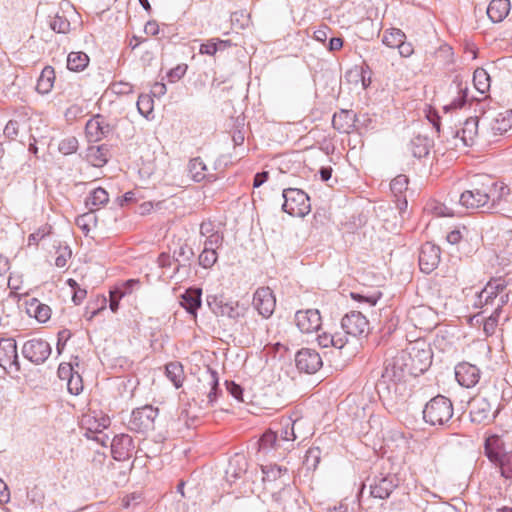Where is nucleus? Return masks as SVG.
Instances as JSON below:
<instances>
[{
	"label": "nucleus",
	"instance_id": "46",
	"mask_svg": "<svg viewBox=\"0 0 512 512\" xmlns=\"http://www.w3.org/2000/svg\"><path fill=\"white\" fill-rule=\"evenodd\" d=\"M153 103L154 101L150 95L141 94L137 101L139 113L145 118H149V115L153 112Z\"/></svg>",
	"mask_w": 512,
	"mask_h": 512
},
{
	"label": "nucleus",
	"instance_id": "49",
	"mask_svg": "<svg viewBox=\"0 0 512 512\" xmlns=\"http://www.w3.org/2000/svg\"><path fill=\"white\" fill-rule=\"evenodd\" d=\"M59 152L63 155H70L77 151L78 149V140L74 136L67 137L63 139L58 146Z\"/></svg>",
	"mask_w": 512,
	"mask_h": 512
},
{
	"label": "nucleus",
	"instance_id": "42",
	"mask_svg": "<svg viewBox=\"0 0 512 512\" xmlns=\"http://www.w3.org/2000/svg\"><path fill=\"white\" fill-rule=\"evenodd\" d=\"M263 472V481L264 482H272L277 478H280L282 475L287 474L288 470L286 467H281L277 465L270 466H262Z\"/></svg>",
	"mask_w": 512,
	"mask_h": 512
},
{
	"label": "nucleus",
	"instance_id": "29",
	"mask_svg": "<svg viewBox=\"0 0 512 512\" xmlns=\"http://www.w3.org/2000/svg\"><path fill=\"white\" fill-rule=\"evenodd\" d=\"M203 380L207 383L209 386V391L207 392V405H213V403L217 399L218 391H219V378L216 371L207 368L205 372L202 374Z\"/></svg>",
	"mask_w": 512,
	"mask_h": 512
},
{
	"label": "nucleus",
	"instance_id": "35",
	"mask_svg": "<svg viewBox=\"0 0 512 512\" xmlns=\"http://www.w3.org/2000/svg\"><path fill=\"white\" fill-rule=\"evenodd\" d=\"M108 151L109 149L107 145L90 147L88 150V158L94 166L102 167L108 161Z\"/></svg>",
	"mask_w": 512,
	"mask_h": 512
},
{
	"label": "nucleus",
	"instance_id": "1",
	"mask_svg": "<svg viewBox=\"0 0 512 512\" xmlns=\"http://www.w3.org/2000/svg\"><path fill=\"white\" fill-rule=\"evenodd\" d=\"M406 374H409L407 353L403 351L397 352L395 356L385 360L381 378L376 383L378 393L381 394L385 390L389 391L391 384L395 385L403 380Z\"/></svg>",
	"mask_w": 512,
	"mask_h": 512
},
{
	"label": "nucleus",
	"instance_id": "30",
	"mask_svg": "<svg viewBox=\"0 0 512 512\" xmlns=\"http://www.w3.org/2000/svg\"><path fill=\"white\" fill-rule=\"evenodd\" d=\"M194 257V251L187 244H182L178 249L173 252V259L177 264L175 268V273L180 270V268H187L190 265L191 260Z\"/></svg>",
	"mask_w": 512,
	"mask_h": 512
},
{
	"label": "nucleus",
	"instance_id": "39",
	"mask_svg": "<svg viewBox=\"0 0 512 512\" xmlns=\"http://www.w3.org/2000/svg\"><path fill=\"white\" fill-rule=\"evenodd\" d=\"M406 36L400 29L392 28L390 31H386L383 35L382 42L391 48H397L401 42H404Z\"/></svg>",
	"mask_w": 512,
	"mask_h": 512
},
{
	"label": "nucleus",
	"instance_id": "18",
	"mask_svg": "<svg viewBox=\"0 0 512 512\" xmlns=\"http://www.w3.org/2000/svg\"><path fill=\"white\" fill-rule=\"evenodd\" d=\"M455 377L461 386L471 388L478 383L480 379V370L470 363H459L455 367Z\"/></svg>",
	"mask_w": 512,
	"mask_h": 512
},
{
	"label": "nucleus",
	"instance_id": "26",
	"mask_svg": "<svg viewBox=\"0 0 512 512\" xmlns=\"http://www.w3.org/2000/svg\"><path fill=\"white\" fill-rule=\"evenodd\" d=\"M510 11L509 0H492L487 8V15L492 22L503 21Z\"/></svg>",
	"mask_w": 512,
	"mask_h": 512
},
{
	"label": "nucleus",
	"instance_id": "51",
	"mask_svg": "<svg viewBox=\"0 0 512 512\" xmlns=\"http://www.w3.org/2000/svg\"><path fill=\"white\" fill-rule=\"evenodd\" d=\"M458 97L454 99L449 105L445 106V109H456L461 108L466 102L467 98V87H463L461 83L457 84Z\"/></svg>",
	"mask_w": 512,
	"mask_h": 512
},
{
	"label": "nucleus",
	"instance_id": "28",
	"mask_svg": "<svg viewBox=\"0 0 512 512\" xmlns=\"http://www.w3.org/2000/svg\"><path fill=\"white\" fill-rule=\"evenodd\" d=\"M295 493L294 488L291 486H285L278 492L272 494V501L276 511H285L291 506L293 495Z\"/></svg>",
	"mask_w": 512,
	"mask_h": 512
},
{
	"label": "nucleus",
	"instance_id": "3",
	"mask_svg": "<svg viewBox=\"0 0 512 512\" xmlns=\"http://www.w3.org/2000/svg\"><path fill=\"white\" fill-rule=\"evenodd\" d=\"M453 416V405L450 399L437 395L426 403L423 409V419L432 426H443Z\"/></svg>",
	"mask_w": 512,
	"mask_h": 512
},
{
	"label": "nucleus",
	"instance_id": "31",
	"mask_svg": "<svg viewBox=\"0 0 512 512\" xmlns=\"http://www.w3.org/2000/svg\"><path fill=\"white\" fill-rule=\"evenodd\" d=\"M54 80H55V71H54L53 67L46 66L42 70V72L37 80L36 90L41 94L49 93L53 87Z\"/></svg>",
	"mask_w": 512,
	"mask_h": 512
},
{
	"label": "nucleus",
	"instance_id": "15",
	"mask_svg": "<svg viewBox=\"0 0 512 512\" xmlns=\"http://www.w3.org/2000/svg\"><path fill=\"white\" fill-rule=\"evenodd\" d=\"M0 367L5 370L9 367L15 368V371L20 370L18 361L16 341L12 338H2L0 340Z\"/></svg>",
	"mask_w": 512,
	"mask_h": 512
},
{
	"label": "nucleus",
	"instance_id": "14",
	"mask_svg": "<svg viewBox=\"0 0 512 512\" xmlns=\"http://www.w3.org/2000/svg\"><path fill=\"white\" fill-rule=\"evenodd\" d=\"M409 363V375L417 376L424 373L432 362V354L429 349H416L407 354Z\"/></svg>",
	"mask_w": 512,
	"mask_h": 512
},
{
	"label": "nucleus",
	"instance_id": "11",
	"mask_svg": "<svg viewBox=\"0 0 512 512\" xmlns=\"http://www.w3.org/2000/svg\"><path fill=\"white\" fill-rule=\"evenodd\" d=\"M295 363L300 372L307 374L316 373L323 365L319 353L310 348L299 350L295 356Z\"/></svg>",
	"mask_w": 512,
	"mask_h": 512
},
{
	"label": "nucleus",
	"instance_id": "45",
	"mask_svg": "<svg viewBox=\"0 0 512 512\" xmlns=\"http://www.w3.org/2000/svg\"><path fill=\"white\" fill-rule=\"evenodd\" d=\"M50 28L57 33H67L70 30V22L64 17L56 13L51 17L49 22Z\"/></svg>",
	"mask_w": 512,
	"mask_h": 512
},
{
	"label": "nucleus",
	"instance_id": "27",
	"mask_svg": "<svg viewBox=\"0 0 512 512\" xmlns=\"http://www.w3.org/2000/svg\"><path fill=\"white\" fill-rule=\"evenodd\" d=\"M485 454L491 462H496L499 457L506 454L504 452V442L498 435H490L486 438L484 444Z\"/></svg>",
	"mask_w": 512,
	"mask_h": 512
},
{
	"label": "nucleus",
	"instance_id": "4",
	"mask_svg": "<svg viewBox=\"0 0 512 512\" xmlns=\"http://www.w3.org/2000/svg\"><path fill=\"white\" fill-rule=\"evenodd\" d=\"M284 203L282 210L293 217H304L311 210L308 195L297 188L283 190Z\"/></svg>",
	"mask_w": 512,
	"mask_h": 512
},
{
	"label": "nucleus",
	"instance_id": "20",
	"mask_svg": "<svg viewBox=\"0 0 512 512\" xmlns=\"http://www.w3.org/2000/svg\"><path fill=\"white\" fill-rule=\"evenodd\" d=\"M478 117L467 118L462 127L457 129L454 138L459 139L464 146H472L478 136Z\"/></svg>",
	"mask_w": 512,
	"mask_h": 512
},
{
	"label": "nucleus",
	"instance_id": "8",
	"mask_svg": "<svg viewBox=\"0 0 512 512\" xmlns=\"http://www.w3.org/2000/svg\"><path fill=\"white\" fill-rule=\"evenodd\" d=\"M482 180H485V186H488L487 198V212H498L502 210L504 202H507V197L510 193V189L507 185L501 182H497L488 176H481Z\"/></svg>",
	"mask_w": 512,
	"mask_h": 512
},
{
	"label": "nucleus",
	"instance_id": "19",
	"mask_svg": "<svg viewBox=\"0 0 512 512\" xmlns=\"http://www.w3.org/2000/svg\"><path fill=\"white\" fill-rule=\"evenodd\" d=\"M471 421L485 424L494 419L490 403L485 398H476L470 403Z\"/></svg>",
	"mask_w": 512,
	"mask_h": 512
},
{
	"label": "nucleus",
	"instance_id": "23",
	"mask_svg": "<svg viewBox=\"0 0 512 512\" xmlns=\"http://www.w3.org/2000/svg\"><path fill=\"white\" fill-rule=\"evenodd\" d=\"M358 122H360V117L348 110L335 113L332 119L333 127L340 133H349L352 128L357 126Z\"/></svg>",
	"mask_w": 512,
	"mask_h": 512
},
{
	"label": "nucleus",
	"instance_id": "2",
	"mask_svg": "<svg viewBox=\"0 0 512 512\" xmlns=\"http://www.w3.org/2000/svg\"><path fill=\"white\" fill-rule=\"evenodd\" d=\"M505 290L506 285L501 279L488 282L486 286L477 294L474 306L480 308L486 307V309L482 312L485 313L488 310V306L490 305L493 307V310L496 311V314H500L502 307L509 300L508 293H506Z\"/></svg>",
	"mask_w": 512,
	"mask_h": 512
},
{
	"label": "nucleus",
	"instance_id": "47",
	"mask_svg": "<svg viewBox=\"0 0 512 512\" xmlns=\"http://www.w3.org/2000/svg\"><path fill=\"white\" fill-rule=\"evenodd\" d=\"M409 180L407 176L400 174L396 176L390 183L392 193L397 197L407 190Z\"/></svg>",
	"mask_w": 512,
	"mask_h": 512
},
{
	"label": "nucleus",
	"instance_id": "60",
	"mask_svg": "<svg viewBox=\"0 0 512 512\" xmlns=\"http://www.w3.org/2000/svg\"><path fill=\"white\" fill-rule=\"evenodd\" d=\"M49 233V229L44 227L39 229L38 231L32 233L28 237V245H37L40 240H42Z\"/></svg>",
	"mask_w": 512,
	"mask_h": 512
},
{
	"label": "nucleus",
	"instance_id": "38",
	"mask_svg": "<svg viewBox=\"0 0 512 512\" xmlns=\"http://www.w3.org/2000/svg\"><path fill=\"white\" fill-rule=\"evenodd\" d=\"M473 82L475 88L481 93L484 94L489 90L490 87V77L489 74L482 68H478L474 71L473 74Z\"/></svg>",
	"mask_w": 512,
	"mask_h": 512
},
{
	"label": "nucleus",
	"instance_id": "17",
	"mask_svg": "<svg viewBox=\"0 0 512 512\" xmlns=\"http://www.w3.org/2000/svg\"><path fill=\"white\" fill-rule=\"evenodd\" d=\"M396 487L394 475L376 476L370 483V495L374 498L386 499Z\"/></svg>",
	"mask_w": 512,
	"mask_h": 512
},
{
	"label": "nucleus",
	"instance_id": "50",
	"mask_svg": "<svg viewBox=\"0 0 512 512\" xmlns=\"http://www.w3.org/2000/svg\"><path fill=\"white\" fill-rule=\"evenodd\" d=\"M67 389L72 395H79L83 390L82 378L78 372H73L67 380Z\"/></svg>",
	"mask_w": 512,
	"mask_h": 512
},
{
	"label": "nucleus",
	"instance_id": "48",
	"mask_svg": "<svg viewBox=\"0 0 512 512\" xmlns=\"http://www.w3.org/2000/svg\"><path fill=\"white\" fill-rule=\"evenodd\" d=\"M218 259V254L215 250L205 249L199 255V264L203 268H211Z\"/></svg>",
	"mask_w": 512,
	"mask_h": 512
},
{
	"label": "nucleus",
	"instance_id": "63",
	"mask_svg": "<svg viewBox=\"0 0 512 512\" xmlns=\"http://www.w3.org/2000/svg\"><path fill=\"white\" fill-rule=\"evenodd\" d=\"M432 211L436 216H439V217L454 215V212L451 208L447 207L444 204H440V203L434 205V207L432 208Z\"/></svg>",
	"mask_w": 512,
	"mask_h": 512
},
{
	"label": "nucleus",
	"instance_id": "59",
	"mask_svg": "<svg viewBox=\"0 0 512 512\" xmlns=\"http://www.w3.org/2000/svg\"><path fill=\"white\" fill-rule=\"evenodd\" d=\"M72 334L68 329H63L58 333L57 351L61 354L66 342L71 338Z\"/></svg>",
	"mask_w": 512,
	"mask_h": 512
},
{
	"label": "nucleus",
	"instance_id": "55",
	"mask_svg": "<svg viewBox=\"0 0 512 512\" xmlns=\"http://www.w3.org/2000/svg\"><path fill=\"white\" fill-rule=\"evenodd\" d=\"M57 257L55 259V265L59 268H63L66 266L67 261L70 259L72 252L68 246L63 248H59L57 250Z\"/></svg>",
	"mask_w": 512,
	"mask_h": 512
},
{
	"label": "nucleus",
	"instance_id": "44",
	"mask_svg": "<svg viewBox=\"0 0 512 512\" xmlns=\"http://www.w3.org/2000/svg\"><path fill=\"white\" fill-rule=\"evenodd\" d=\"M183 369L179 363H169L166 365V375L178 388L182 384Z\"/></svg>",
	"mask_w": 512,
	"mask_h": 512
},
{
	"label": "nucleus",
	"instance_id": "37",
	"mask_svg": "<svg viewBox=\"0 0 512 512\" xmlns=\"http://www.w3.org/2000/svg\"><path fill=\"white\" fill-rule=\"evenodd\" d=\"M206 165L200 157L193 158L188 164V171L195 182H200L205 178Z\"/></svg>",
	"mask_w": 512,
	"mask_h": 512
},
{
	"label": "nucleus",
	"instance_id": "56",
	"mask_svg": "<svg viewBox=\"0 0 512 512\" xmlns=\"http://www.w3.org/2000/svg\"><path fill=\"white\" fill-rule=\"evenodd\" d=\"M186 70H187V65H185V64L178 65L168 72V78L170 79L171 82L178 81L185 75Z\"/></svg>",
	"mask_w": 512,
	"mask_h": 512
},
{
	"label": "nucleus",
	"instance_id": "57",
	"mask_svg": "<svg viewBox=\"0 0 512 512\" xmlns=\"http://www.w3.org/2000/svg\"><path fill=\"white\" fill-rule=\"evenodd\" d=\"M19 123L16 120H10L5 128L4 135L9 139H14L18 135Z\"/></svg>",
	"mask_w": 512,
	"mask_h": 512
},
{
	"label": "nucleus",
	"instance_id": "7",
	"mask_svg": "<svg viewBox=\"0 0 512 512\" xmlns=\"http://www.w3.org/2000/svg\"><path fill=\"white\" fill-rule=\"evenodd\" d=\"M158 416V408L145 405L132 411L128 423L129 429L138 433H146L154 430L155 419Z\"/></svg>",
	"mask_w": 512,
	"mask_h": 512
},
{
	"label": "nucleus",
	"instance_id": "21",
	"mask_svg": "<svg viewBox=\"0 0 512 512\" xmlns=\"http://www.w3.org/2000/svg\"><path fill=\"white\" fill-rule=\"evenodd\" d=\"M133 448V440L127 434L117 435L112 440L111 452L113 454L114 459L118 461L127 459Z\"/></svg>",
	"mask_w": 512,
	"mask_h": 512
},
{
	"label": "nucleus",
	"instance_id": "61",
	"mask_svg": "<svg viewBox=\"0 0 512 512\" xmlns=\"http://www.w3.org/2000/svg\"><path fill=\"white\" fill-rule=\"evenodd\" d=\"M199 51L201 54L212 56L218 51V44L212 39L207 43L201 44Z\"/></svg>",
	"mask_w": 512,
	"mask_h": 512
},
{
	"label": "nucleus",
	"instance_id": "6",
	"mask_svg": "<svg viewBox=\"0 0 512 512\" xmlns=\"http://www.w3.org/2000/svg\"><path fill=\"white\" fill-rule=\"evenodd\" d=\"M488 186H485V180L481 176H477L472 184L471 189L461 193L459 202L467 209H482L487 212V196Z\"/></svg>",
	"mask_w": 512,
	"mask_h": 512
},
{
	"label": "nucleus",
	"instance_id": "34",
	"mask_svg": "<svg viewBox=\"0 0 512 512\" xmlns=\"http://www.w3.org/2000/svg\"><path fill=\"white\" fill-rule=\"evenodd\" d=\"M430 147L431 141L425 136H416L410 143V150L416 158H422L428 155Z\"/></svg>",
	"mask_w": 512,
	"mask_h": 512
},
{
	"label": "nucleus",
	"instance_id": "13",
	"mask_svg": "<svg viewBox=\"0 0 512 512\" xmlns=\"http://www.w3.org/2000/svg\"><path fill=\"white\" fill-rule=\"evenodd\" d=\"M440 255L441 250L437 245L431 242L424 243L419 252L420 270L426 274L431 273L440 263Z\"/></svg>",
	"mask_w": 512,
	"mask_h": 512
},
{
	"label": "nucleus",
	"instance_id": "41",
	"mask_svg": "<svg viewBox=\"0 0 512 512\" xmlns=\"http://www.w3.org/2000/svg\"><path fill=\"white\" fill-rule=\"evenodd\" d=\"M512 128V109L505 113H500L495 120V124L492 126L494 131L499 133L507 132Z\"/></svg>",
	"mask_w": 512,
	"mask_h": 512
},
{
	"label": "nucleus",
	"instance_id": "25",
	"mask_svg": "<svg viewBox=\"0 0 512 512\" xmlns=\"http://www.w3.org/2000/svg\"><path fill=\"white\" fill-rule=\"evenodd\" d=\"M248 462L244 455L235 454L229 461L226 469V478L230 482H234L241 478L247 471Z\"/></svg>",
	"mask_w": 512,
	"mask_h": 512
},
{
	"label": "nucleus",
	"instance_id": "33",
	"mask_svg": "<svg viewBox=\"0 0 512 512\" xmlns=\"http://www.w3.org/2000/svg\"><path fill=\"white\" fill-rule=\"evenodd\" d=\"M27 312L33 315L39 322L45 323L51 317V309L48 305L40 303L37 299H33L28 306Z\"/></svg>",
	"mask_w": 512,
	"mask_h": 512
},
{
	"label": "nucleus",
	"instance_id": "5",
	"mask_svg": "<svg viewBox=\"0 0 512 512\" xmlns=\"http://www.w3.org/2000/svg\"><path fill=\"white\" fill-rule=\"evenodd\" d=\"M207 304L216 316L227 317L233 320L243 317L248 309L244 304L229 300L222 295H209L207 297Z\"/></svg>",
	"mask_w": 512,
	"mask_h": 512
},
{
	"label": "nucleus",
	"instance_id": "10",
	"mask_svg": "<svg viewBox=\"0 0 512 512\" xmlns=\"http://www.w3.org/2000/svg\"><path fill=\"white\" fill-rule=\"evenodd\" d=\"M341 327L346 334L359 337L367 335L369 322L361 312L351 311L342 318Z\"/></svg>",
	"mask_w": 512,
	"mask_h": 512
},
{
	"label": "nucleus",
	"instance_id": "53",
	"mask_svg": "<svg viewBox=\"0 0 512 512\" xmlns=\"http://www.w3.org/2000/svg\"><path fill=\"white\" fill-rule=\"evenodd\" d=\"M298 421H293L292 423L290 420L286 421L285 428L281 430L280 434V440L283 441H293L297 438V435L295 434V426L298 425Z\"/></svg>",
	"mask_w": 512,
	"mask_h": 512
},
{
	"label": "nucleus",
	"instance_id": "36",
	"mask_svg": "<svg viewBox=\"0 0 512 512\" xmlns=\"http://www.w3.org/2000/svg\"><path fill=\"white\" fill-rule=\"evenodd\" d=\"M89 63V57L84 52H71L67 57V68L71 71H82Z\"/></svg>",
	"mask_w": 512,
	"mask_h": 512
},
{
	"label": "nucleus",
	"instance_id": "22",
	"mask_svg": "<svg viewBox=\"0 0 512 512\" xmlns=\"http://www.w3.org/2000/svg\"><path fill=\"white\" fill-rule=\"evenodd\" d=\"M86 135L91 142H97L106 137L110 132V126L105 123L102 116L97 115L86 123Z\"/></svg>",
	"mask_w": 512,
	"mask_h": 512
},
{
	"label": "nucleus",
	"instance_id": "40",
	"mask_svg": "<svg viewBox=\"0 0 512 512\" xmlns=\"http://www.w3.org/2000/svg\"><path fill=\"white\" fill-rule=\"evenodd\" d=\"M278 442L279 439L277 433L272 430H268L258 441L259 450L268 452L269 450L276 448L279 445Z\"/></svg>",
	"mask_w": 512,
	"mask_h": 512
},
{
	"label": "nucleus",
	"instance_id": "64",
	"mask_svg": "<svg viewBox=\"0 0 512 512\" xmlns=\"http://www.w3.org/2000/svg\"><path fill=\"white\" fill-rule=\"evenodd\" d=\"M112 90L117 94H128L132 91V86L129 83H115L112 86Z\"/></svg>",
	"mask_w": 512,
	"mask_h": 512
},
{
	"label": "nucleus",
	"instance_id": "24",
	"mask_svg": "<svg viewBox=\"0 0 512 512\" xmlns=\"http://www.w3.org/2000/svg\"><path fill=\"white\" fill-rule=\"evenodd\" d=\"M202 290L200 288H189L181 295V306L191 315L196 317L197 310L201 307Z\"/></svg>",
	"mask_w": 512,
	"mask_h": 512
},
{
	"label": "nucleus",
	"instance_id": "62",
	"mask_svg": "<svg viewBox=\"0 0 512 512\" xmlns=\"http://www.w3.org/2000/svg\"><path fill=\"white\" fill-rule=\"evenodd\" d=\"M226 385H227V390L229 391V393L236 400L242 401L243 389L241 388V386L232 381L231 382L227 381Z\"/></svg>",
	"mask_w": 512,
	"mask_h": 512
},
{
	"label": "nucleus",
	"instance_id": "52",
	"mask_svg": "<svg viewBox=\"0 0 512 512\" xmlns=\"http://www.w3.org/2000/svg\"><path fill=\"white\" fill-rule=\"evenodd\" d=\"M223 241H224V236H223V233L220 232L218 234H212L209 237H206L203 242V245H204L205 249H210V250L216 251L218 248H220L222 246Z\"/></svg>",
	"mask_w": 512,
	"mask_h": 512
},
{
	"label": "nucleus",
	"instance_id": "32",
	"mask_svg": "<svg viewBox=\"0 0 512 512\" xmlns=\"http://www.w3.org/2000/svg\"><path fill=\"white\" fill-rule=\"evenodd\" d=\"M109 201L107 191L101 187L94 189L86 198L85 204L89 210L99 209L102 205Z\"/></svg>",
	"mask_w": 512,
	"mask_h": 512
},
{
	"label": "nucleus",
	"instance_id": "9",
	"mask_svg": "<svg viewBox=\"0 0 512 512\" xmlns=\"http://www.w3.org/2000/svg\"><path fill=\"white\" fill-rule=\"evenodd\" d=\"M50 354V344L41 338L28 340L22 347V355L35 365L44 363Z\"/></svg>",
	"mask_w": 512,
	"mask_h": 512
},
{
	"label": "nucleus",
	"instance_id": "12",
	"mask_svg": "<svg viewBox=\"0 0 512 512\" xmlns=\"http://www.w3.org/2000/svg\"><path fill=\"white\" fill-rule=\"evenodd\" d=\"M253 306L262 317L269 318L276 306L273 291L269 287L258 288L253 295Z\"/></svg>",
	"mask_w": 512,
	"mask_h": 512
},
{
	"label": "nucleus",
	"instance_id": "43",
	"mask_svg": "<svg viewBox=\"0 0 512 512\" xmlns=\"http://www.w3.org/2000/svg\"><path fill=\"white\" fill-rule=\"evenodd\" d=\"M499 466L501 475L512 480V453H506L494 462Z\"/></svg>",
	"mask_w": 512,
	"mask_h": 512
},
{
	"label": "nucleus",
	"instance_id": "16",
	"mask_svg": "<svg viewBox=\"0 0 512 512\" xmlns=\"http://www.w3.org/2000/svg\"><path fill=\"white\" fill-rule=\"evenodd\" d=\"M295 322L302 333H312L321 327V316L318 310H300L295 314Z\"/></svg>",
	"mask_w": 512,
	"mask_h": 512
},
{
	"label": "nucleus",
	"instance_id": "54",
	"mask_svg": "<svg viewBox=\"0 0 512 512\" xmlns=\"http://www.w3.org/2000/svg\"><path fill=\"white\" fill-rule=\"evenodd\" d=\"M500 314H496V311L493 310L489 317L486 318L484 322V332L486 335H492L495 332V329L498 325Z\"/></svg>",
	"mask_w": 512,
	"mask_h": 512
},
{
	"label": "nucleus",
	"instance_id": "58",
	"mask_svg": "<svg viewBox=\"0 0 512 512\" xmlns=\"http://www.w3.org/2000/svg\"><path fill=\"white\" fill-rule=\"evenodd\" d=\"M220 233L216 230L215 225L211 221H203L200 225V235L202 237H209L212 234Z\"/></svg>",
	"mask_w": 512,
	"mask_h": 512
}]
</instances>
